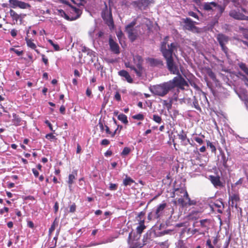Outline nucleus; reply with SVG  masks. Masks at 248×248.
<instances>
[{"instance_id": "f257e3e1", "label": "nucleus", "mask_w": 248, "mask_h": 248, "mask_svg": "<svg viewBox=\"0 0 248 248\" xmlns=\"http://www.w3.org/2000/svg\"><path fill=\"white\" fill-rule=\"evenodd\" d=\"M168 37H166L161 43V51L163 56L166 60L167 65L170 71L175 75H179L180 73L178 67L175 65L172 57L173 53L177 51L178 45L176 43L168 44Z\"/></svg>"}, {"instance_id": "f03ea898", "label": "nucleus", "mask_w": 248, "mask_h": 248, "mask_svg": "<svg viewBox=\"0 0 248 248\" xmlns=\"http://www.w3.org/2000/svg\"><path fill=\"white\" fill-rule=\"evenodd\" d=\"M150 92L155 95L163 97L171 90L170 84L168 81L155 85L149 88Z\"/></svg>"}, {"instance_id": "7ed1b4c3", "label": "nucleus", "mask_w": 248, "mask_h": 248, "mask_svg": "<svg viewBox=\"0 0 248 248\" xmlns=\"http://www.w3.org/2000/svg\"><path fill=\"white\" fill-rule=\"evenodd\" d=\"M232 17L238 20H248V11L242 8L235 7L229 12Z\"/></svg>"}, {"instance_id": "20e7f679", "label": "nucleus", "mask_w": 248, "mask_h": 248, "mask_svg": "<svg viewBox=\"0 0 248 248\" xmlns=\"http://www.w3.org/2000/svg\"><path fill=\"white\" fill-rule=\"evenodd\" d=\"M177 75L178 76L174 77L172 80L168 81V84H170L171 90L175 87L183 89L184 86L187 85L186 82L180 74Z\"/></svg>"}, {"instance_id": "39448f33", "label": "nucleus", "mask_w": 248, "mask_h": 248, "mask_svg": "<svg viewBox=\"0 0 248 248\" xmlns=\"http://www.w3.org/2000/svg\"><path fill=\"white\" fill-rule=\"evenodd\" d=\"M203 8L207 11H217L221 15L224 10V8L218 5L215 2H205L203 4Z\"/></svg>"}, {"instance_id": "423d86ee", "label": "nucleus", "mask_w": 248, "mask_h": 248, "mask_svg": "<svg viewBox=\"0 0 248 248\" xmlns=\"http://www.w3.org/2000/svg\"><path fill=\"white\" fill-rule=\"evenodd\" d=\"M136 24L135 21H133L127 25L125 28V31L128 34L129 39L134 41L137 38L138 32L137 30L134 27Z\"/></svg>"}, {"instance_id": "0eeeda50", "label": "nucleus", "mask_w": 248, "mask_h": 248, "mask_svg": "<svg viewBox=\"0 0 248 248\" xmlns=\"http://www.w3.org/2000/svg\"><path fill=\"white\" fill-rule=\"evenodd\" d=\"M217 39L218 41L220 46L221 47L222 50L225 53L226 55L228 56V48L225 46L229 41V38L228 36L222 34H219L217 35Z\"/></svg>"}, {"instance_id": "6e6552de", "label": "nucleus", "mask_w": 248, "mask_h": 248, "mask_svg": "<svg viewBox=\"0 0 248 248\" xmlns=\"http://www.w3.org/2000/svg\"><path fill=\"white\" fill-rule=\"evenodd\" d=\"M10 7L12 8H19L22 9H28L31 8V5L28 3L18 0H9Z\"/></svg>"}, {"instance_id": "1a4fd4ad", "label": "nucleus", "mask_w": 248, "mask_h": 248, "mask_svg": "<svg viewBox=\"0 0 248 248\" xmlns=\"http://www.w3.org/2000/svg\"><path fill=\"white\" fill-rule=\"evenodd\" d=\"M135 59L138 60L139 62L137 64V68L132 66H131L129 64H126V67H128L130 68L131 69L133 70L135 72L138 76L140 77L142 76L143 71V68L141 66V62H142V60L141 57L139 56H136L134 59Z\"/></svg>"}, {"instance_id": "9d476101", "label": "nucleus", "mask_w": 248, "mask_h": 248, "mask_svg": "<svg viewBox=\"0 0 248 248\" xmlns=\"http://www.w3.org/2000/svg\"><path fill=\"white\" fill-rule=\"evenodd\" d=\"M144 216V213L142 212L139 213L138 216V217L140 218V220H139L140 221L139 226H138L137 227V231L139 234L138 235L136 236V237H137V240L140 238V234L142 233L143 230L145 228V226L144 224V219H142L141 217H143Z\"/></svg>"}, {"instance_id": "9b49d317", "label": "nucleus", "mask_w": 248, "mask_h": 248, "mask_svg": "<svg viewBox=\"0 0 248 248\" xmlns=\"http://www.w3.org/2000/svg\"><path fill=\"white\" fill-rule=\"evenodd\" d=\"M9 14L14 22V24H17L18 20L20 21V24H21L22 19L23 18L25 15H22L21 14L19 15L15 11L12 9L10 10Z\"/></svg>"}, {"instance_id": "f8f14e48", "label": "nucleus", "mask_w": 248, "mask_h": 248, "mask_svg": "<svg viewBox=\"0 0 248 248\" xmlns=\"http://www.w3.org/2000/svg\"><path fill=\"white\" fill-rule=\"evenodd\" d=\"M154 0H139L134 3L140 9H144L149 4L154 2Z\"/></svg>"}, {"instance_id": "ddd939ff", "label": "nucleus", "mask_w": 248, "mask_h": 248, "mask_svg": "<svg viewBox=\"0 0 248 248\" xmlns=\"http://www.w3.org/2000/svg\"><path fill=\"white\" fill-rule=\"evenodd\" d=\"M109 45L110 49L112 51L116 54H118L120 53L118 45L113 40L111 37L109 38Z\"/></svg>"}, {"instance_id": "4468645a", "label": "nucleus", "mask_w": 248, "mask_h": 248, "mask_svg": "<svg viewBox=\"0 0 248 248\" xmlns=\"http://www.w3.org/2000/svg\"><path fill=\"white\" fill-rule=\"evenodd\" d=\"M185 28L186 29L189 31H193L196 29V27L194 25L195 22H193L191 19L186 18L184 19Z\"/></svg>"}, {"instance_id": "2eb2a0df", "label": "nucleus", "mask_w": 248, "mask_h": 248, "mask_svg": "<svg viewBox=\"0 0 248 248\" xmlns=\"http://www.w3.org/2000/svg\"><path fill=\"white\" fill-rule=\"evenodd\" d=\"M166 203H163L160 204L156 208L154 213V218L155 219L158 218L162 213L163 211L166 207Z\"/></svg>"}, {"instance_id": "dca6fc26", "label": "nucleus", "mask_w": 248, "mask_h": 248, "mask_svg": "<svg viewBox=\"0 0 248 248\" xmlns=\"http://www.w3.org/2000/svg\"><path fill=\"white\" fill-rule=\"evenodd\" d=\"M178 203L182 207H184L187 205L189 206L195 205L196 204L197 202L195 200H189V202H186L183 198H179L178 199Z\"/></svg>"}, {"instance_id": "f3484780", "label": "nucleus", "mask_w": 248, "mask_h": 248, "mask_svg": "<svg viewBox=\"0 0 248 248\" xmlns=\"http://www.w3.org/2000/svg\"><path fill=\"white\" fill-rule=\"evenodd\" d=\"M102 17L106 20V23L110 27V28H113V22L111 15L108 14V12H107V14L105 12L102 14Z\"/></svg>"}, {"instance_id": "a211bd4d", "label": "nucleus", "mask_w": 248, "mask_h": 248, "mask_svg": "<svg viewBox=\"0 0 248 248\" xmlns=\"http://www.w3.org/2000/svg\"><path fill=\"white\" fill-rule=\"evenodd\" d=\"M118 74L120 76L124 77L128 82L132 83L133 79L125 70H121L118 72Z\"/></svg>"}, {"instance_id": "6ab92c4d", "label": "nucleus", "mask_w": 248, "mask_h": 248, "mask_svg": "<svg viewBox=\"0 0 248 248\" xmlns=\"http://www.w3.org/2000/svg\"><path fill=\"white\" fill-rule=\"evenodd\" d=\"M210 179L212 183L214 185L215 187L220 186L222 184L220 181L219 177L210 176Z\"/></svg>"}, {"instance_id": "aec40b11", "label": "nucleus", "mask_w": 248, "mask_h": 248, "mask_svg": "<svg viewBox=\"0 0 248 248\" xmlns=\"http://www.w3.org/2000/svg\"><path fill=\"white\" fill-rule=\"evenodd\" d=\"M184 191L187 192L185 188H176L173 193L174 196H177L180 197V198H182L185 196Z\"/></svg>"}, {"instance_id": "412c9836", "label": "nucleus", "mask_w": 248, "mask_h": 248, "mask_svg": "<svg viewBox=\"0 0 248 248\" xmlns=\"http://www.w3.org/2000/svg\"><path fill=\"white\" fill-rule=\"evenodd\" d=\"M147 61L151 66H155L161 63L160 61L153 58H148Z\"/></svg>"}, {"instance_id": "4be33fe9", "label": "nucleus", "mask_w": 248, "mask_h": 248, "mask_svg": "<svg viewBox=\"0 0 248 248\" xmlns=\"http://www.w3.org/2000/svg\"><path fill=\"white\" fill-rule=\"evenodd\" d=\"M132 233H129L128 237V243L131 245L130 248H139V247H140L137 242H132Z\"/></svg>"}, {"instance_id": "5701e85b", "label": "nucleus", "mask_w": 248, "mask_h": 248, "mask_svg": "<svg viewBox=\"0 0 248 248\" xmlns=\"http://www.w3.org/2000/svg\"><path fill=\"white\" fill-rule=\"evenodd\" d=\"M118 119L125 124H126L128 123V120L127 119V117L124 114H120L118 115Z\"/></svg>"}, {"instance_id": "b1692460", "label": "nucleus", "mask_w": 248, "mask_h": 248, "mask_svg": "<svg viewBox=\"0 0 248 248\" xmlns=\"http://www.w3.org/2000/svg\"><path fill=\"white\" fill-rule=\"evenodd\" d=\"M134 180L130 177H126L123 181V184L125 186H130L133 183Z\"/></svg>"}, {"instance_id": "393cba45", "label": "nucleus", "mask_w": 248, "mask_h": 248, "mask_svg": "<svg viewBox=\"0 0 248 248\" xmlns=\"http://www.w3.org/2000/svg\"><path fill=\"white\" fill-rule=\"evenodd\" d=\"M71 13H73V12L77 14V16H76V17L74 18V19H75L78 18L79 17V16H80V15L81 14L80 10L79 9L77 8L74 7H73V6H71Z\"/></svg>"}, {"instance_id": "a878e982", "label": "nucleus", "mask_w": 248, "mask_h": 248, "mask_svg": "<svg viewBox=\"0 0 248 248\" xmlns=\"http://www.w3.org/2000/svg\"><path fill=\"white\" fill-rule=\"evenodd\" d=\"M26 41L28 46L32 49H35L36 48L35 44L31 39L26 38Z\"/></svg>"}, {"instance_id": "bb28decb", "label": "nucleus", "mask_w": 248, "mask_h": 248, "mask_svg": "<svg viewBox=\"0 0 248 248\" xmlns=\"http://www.w3.org/2000/svg\"><path fill=\"white\" fill-rule=\"evenodd\" d=\"M178 136L179 139L183 141H185L186 138V135L183 130L179 134H178Z\"/></svg>"}, {"instance_id": "cd10ccee", "label": "nucleus", "mask_w": 248, "mask_h": 248, "mask_svg": "<svg viewBox=\"0 0 248 248\" xmlns=\"http://www.w3.org/2000/svg\"><path fill=\"white\" fill-rule=\"evenodd\" d=\"M75 179V176L73 174H71L69 175L68 183L69 185V187H71V185L73 184L74 180Z\"/></svg>"}, {"instance_id": "c85d7f7f", "label": "nucleus", "mask_w": 248, "mask_h": 248, "mask_svg": "<svg viewBox=\"0 0 248 248\" xmlns=\"http://www.w3.org/2000/svg\"><path fill=\"white\" fill-rule=\"evenodd\" d=\"M240 68L248 76V68L245 64L241 63L239 65Z\"/></svg>"}, {"instance_id": "c756f323", "label": "nucleus", "mask_w": 248, "mask_h": 248, "mask_svg": "<svg viewBox=\"0 0 248 248\" xmlns=\"http://www.w3.org/2000/svg\"><path fill=\"white\" fill-rule=\"evenodd\" d=\"M153 119L157 123L160 124L161 122V118L157 115H154Z\"/></svg>"}, {"instance_id": "7c9ffc66", "label": "nucleus", "mask_w": 248, "mask_h": 248, "mask_svg": "<svg viewBox=\"0 0 248 248\" xmlns=\"http://www.w3.org/2000/svg\"><path fill=\"white\" fill-rule=\"evenodd\" d=\"M130 152V149L129 148L124 147V149H123V151H122V152L121 153V155H122L125 156V155H126L128 154H129Z\"/></svg>"}, {"instance_id": "2f4dec72", "label": "nucleus", "mask_w": 248, "mask_h": 248, "mask_svg": "<svg viewBox=\"0 0 248 248\" xmlns=\"http://www.w3.org/2000/svg\"><path fill=\"white\" fill-rule=\"evenodd\" d=\"M231 198L232 202V204H234V202H236L239 199L238 196L235 194H234L232 196Z\"/></svg>"}, {"instance_id": "473e14b6", "label": "nucleus", "mask_w": 248, "mask_h": 248, "mask_svg": "<svg viewBox=\"0 0 248 248\" xmlns=\"http://www.w3.org/2000/svg\"><path fill=\"white\" fill-rule=\"evenodd\" d=\"M132 117L134 119H137V120H143V118H144L143 115L141 114H138L137 115H134V116H133Z\"/></svg>"}, {"instance_id": "72a5a7b5", "label": "nucleus", "mask_w": 248, "mask_h": 248, "mask_svg": "<svg viewBox=\"0 0 248 248\" xmlns=\"http://www.w3.org/2000/svg\"><path fill=\"white\" fill-rule=\"evenodd\" d=\"M95 30V28L93 27V28L91 29V30L89 31L88 33H89V36H90V37L92 39L93 38Z\"/></svg>"}, {"instance_id": "f704fd0d", "label": "nucleus", "mask_w": 248, "mask_h": 248, "mask_svg": "<svg viewBox=\"0 0 248 248\" xmlns=\"http://www.w3.org/2000/svg\"><path fill=\"white\" fill-rule=\"evenodd\" d=\"M59 14L62 17H65L66 19H68V16H67V15L65 13V12L62 10H58Z\"/></svg>"}, {"instance_id": "c9c22d12", "label": "nucleus", "mask_w": 248, "mask_h": 248, "mask_svg": "<svg viewBox=\"0 0 248 248\" xmlns=\"http://www.w3.org/2000/svg\"><path fill=\"white\" fill-rule=\"evenodd\" d=\"M11 51H14L15 53H16L18 56H20L22 54L23 51H19L17 49H16L14 48H11L10 49Z\"/></svg>"}, {"instance_id": "e433bc0d", "label": "nucleus", "mask_w": 248, "mask_h": 248, "mask_svg": "<svg viewBox=\"0 0 248 248\" xmlns=\"http://www.w3.org/2000/svg\"><path fill=\"white\" fill-rule=\"evenodd\" d=\"M207 74L208 76L212 79L215 78V75L214 73L210 69H208L207 70Z\"/></svg>"}, {"instance_id": "4c0bfd02", "label": "nucleus", "mask_w": 248, "mask_h": 248, "mask_svg": "<svg viewBox=\"0 0 248 248\" xmlns=\"http://www.w3.org/2000/svg\"><path fill=\"white\" fill-rule=\"evenodd\" d=\"M117 129H116L115 130V131L113 132V133H111L110 131H109V127L107 126H106V131L107 133L108 134H111V137H114L116 132V131H117Z\"/></svg>"}, {"instance_id": "58836bf2", "label": "nucleus", "mask_w": 248, "mask_h": 248, "mask_svg": "<svg viewBox=\"0 0 248 248\" xmlns=\"http://www.w3.org/2000/svg\"><path fill=\"white\" fill-rule=\"evenodd\" d=\"M198 213L197 212H192L191 213H190L188 216H187V218L188 219H196V217H193V215L194 214H197Z\"/></svg>"}, {"instance_id": "ea45409f", "label": "nucleus", "mask_w": 248, "mask_h": 248, "mask_svg": "<svg viewBox=\"0 0 248 248\" xmlns=\"http://www.w3.org/2000/svg\"><path fill=\"white\" fill-rule=\"evenodd\" d=\"M243 35L245 38L248 39V30H246L244 31ZM242 42L243 43H244L246 45V42L248 43V42L245 41H243Z\"/></svg>"}, {"instance_id": "a19ab883", "label": "nucleus", "mask_w": 248, "mask_h": 248, "mask_svg": "<svg viewBox=\"0 0 248 248\" xmlns=\"http://www.w3.org/2000/svg\"><path fill=\"white\" fill-rule=\"evenodd\" d=\"M116 35H117V37L119 39L120 41H121V40L122 39V37L123 36V33L122 32V31H118L116 32Z\"/></svg>"}, {"instance_id": "79ce46f5", "label": "nucleus", "mask_w": 248, "mask_h": 248, "mask_svg": "<svg viewBox=\"0 0 248 248\" xmlns=\"http://www.w3.org/2000/svg\"><path fill=\"white\" fill-rule=\"evenodd\" d=\"M46 138L47 139L51 140L55 139V137L52 133H49L46 135Z\"/></svg>"}, {"instance_id": "37998d69", "label": "nucleus", "mask_w": 248, "mask_h": 248, "mask_svg": "<svg viewBox=\"0 0 248 248\" xmlns=\"http://www.w3.org/2000/svg\"><path fill=\"white\" fill-rule=\"evenodd\" d=\"M117 185L115 184H110L109 185V189L111 190H114L117 189Z\"/></svg>"}, {"instance_id": "c03bdc74", "label": "nucleus", "mask_w": 248, "mask_h": 248, "mask_svg": "<svg viewBox=\"0 0 248 248\" xmlns=\"http://www.w3.org/2000/svg\"><path fill=\"white\" fill-rule=\"evenodd\" d=\"M188 14L190 16H191L195 18L198 19V15L195 13H194L193 12H192V11L189 12Z\"/></svg>"}, {"instance_id": "a18cd8bd", "label": "nucleus", "mask_w": 248, "mask_h": 248, "mask_svg": "<svg viewBox=\"0 0 248 248\" xmlns=\"http://www.w3.org/2000/svg\"><path fill=\"white\" fill-rule=\"evenodd\" d=\"M184 193H185V196L183 197L184 199H185V200L186 201H187V202H189V200H190L191 199H190L189 197V195L188 194V193L187 192H185L184 191Z\"/></svg>"}, {"instance_id": "49530a36", "label": "nucleus", "mask_w": 248, "mask_h": 248, "mask_svg": "<svg viewBox=\"0 0 248 248\" xmlns=\"http://www.w3.org/2000/svg\"><path fill=\"white\" fill-rule=\"evenodd\" d=\"M194 140L200 144H202L203 143L202 139L200 137L194 138Z\"/></svg>"}, {"instance_id": "de8ad7c7", "label": "nucleus", "mask_w": 248, "mask_h": 248, "mask_svg": "<svg viewBox=\"0 0 248 248\" xmlns=\"http://www.w3.org/2000/svg\"><path fill=\"white\" fill-rule=\"evenodd\" d=\"M76 206L75 204H73L70 207V210L69 211L71 213H73L76 211Z\"/></svg>"}, {"instance_id": "09e8293b", "label": "nucleus", "mask_w": 248, "mask_h": 248, "mask_svg": "<svg viewBox=\"0 0 248 248\" xmlns=\"http://www.w3.org/2000/svg\"><path fill=\"white\" fill-rule=\"evenodd\" d=\"M114 98L117 101H120L121 99L120 94L119 93L117 92L115 95Z\"/></svg>"}, {"instance_id": "8fccbe9b", "label": "nucleus", "mask_w": 248, "mask_h": 248, "mask_svg": "<svg viewBox=\"0 0 248 248\" xmlns=\"http://www.w3.org/2000/svg\"><path fill=\"white\" fill-rule=\"evenodd\" d=\"M55 229V221H54L53 224L51 225L50 228L49 229V232H52L53 231H54Z\"/></svg>"}, {"instance_id": "3c124183", "label": "nucleus", "mask_w": 248, "mask_h": 248, "mask_svg": "<svg viewBox=\"0 0 248 248\" xmlns=\"http://www.w3.org/2000/svg\"><path fill=\"white\" fill-rule=\"evenodd\" d=\"M45 123L47 124V125L48 126V127L51 131H55L53 129L52 126L51 124L48 121L46 120L45 122Z\"/></svg>"}, {"instance_id": "603ef678", "label": "nucleus", "mask_w": 248, "mask_h": 248, "mask_svg": "<svg viewBox=\"0 0 248 248\" xmlns=\"http://www.w3.org/2000/svg\"><path fill=\"white\" fill-rule=\"evenodd\" d=\"M206 245L209 248H214L213 246L211 244V241L210 239L207 240V241H206Z\"/></svg>"}, {"instance_id": "864d4df0", "label": "nucleus", "mask_w": 248, "mask_h": 248, "mask_svg": "<svg viewBox=\"0 0 248 248\" xmlns=\"http://www.w3.org/2000/svg\"><path fill=\"white\" fill-rule=\"evenodd\" d=\"M42 60L46 65L48 63V60L46 58L44 54L42 55Z\"/></svg>"}, {"instance_id": "5fc2aeb1", "label": "nucleus", "mask_w": 248, "mask_h": 248, "mask_svg": "<svg viewBox=\"0 0 248 248\" xmlns=\"http://www.w3.org/2000/svg\"><path fill=\"white\" fill-rule=\"evenodd\" d=\"M148 218L149 220H151L153 218L155 219L154 218V213L151 212V213H149L148 215Z\"/></svg>"}, {"instance_id": "6e6d98bb", "label": "nucleus", "mask_w": 248, "mask_h": 248, "mask_svg": "<svg viewBox=\"0 0 248 248\" xmlns=\"http://www.w3.org/2000/svg\"><path fill=\"white\" fill-rule=\"evenodd\" d=\"M109 143V141L107 139H104L102 140L101 141V144L104 145H107Z\"/></svg>"}, {"instance_id": "4d7b16f0", "label": "nucleus", "mask_w": 248, "mask_h": 248, "mask_svg": "<svg viewBox=\"0 0 248 248\" xmlns=\"http://www.w3.org/2000/svg\"><path fill=\"white\" fill-rule=\"evenodd\" d=\"M11 34L13 37L16 36L17 34V31L15 29L12 30L11 31Z\"/></svg>"}, {"instance_id": "13d9d810", "label": "nucleus", "mask_w": 248, "mask_h": 248, "mask_svg": "<svg viewBox=\"0 0 248 248\" xmlns=\"http://www.w3.org/2000/svg\"><path fill=\"white\" fill-rule=\"evenodd\" d=\"M52 46H53L54 47V49L56 50V51H59L60 50V47L57 44H54Z\"/></svg>"}, {"instance_id": "bf43d9fd", "label": "nucleus", "mask_w": 248, "mask_h": 248, "mask_svg": "<svg viewBox=\"0 0 248 248\" xmlns=\"http://www.w3.org/2000/svg\"><path fill=\"white\" fill-rule=\"evenodd\" d=\"M32 170L35 177H38L39 176V172L36 170L33 169Z\"/></svg>"}, {"instance_id": "052dcab7", "label": "nucleus", "mask_w": 248, "mask_h": 248, "mask_svg": "<svg viewBox=\"0 0 248 248\" xmlns=\"http://www.w3.org/2000/svg\"><path fill=\"white\" fill-rule=\"evenodd\" d=\"M65 107H64L63 106H62L60 107V112H61L62 113L64 114V112H65Z\"/></svg>"}, {"instance_id": "680f3d73", "label": "nucleus", "mask_w": 248, "mask_h": 248, "mask_svg": "<svg viewBox=\"0 0 248 248\" xmlns=\"http://www.w3.org/2000/svg\"><path fill=\"white\" fill-rule=\"evenodd\" d=\"M58 208H59V204L57 202H56L55 203V205H54V209H55V212H57L58 211Z\"/></svg>"}, {"instance_id": "e2e57ef3", "label": "nucleus", "mask_w": 248, "mask_h": 248, "mask_svg": "<svg viewBox=\"0 0 248 248\" xmlns=\"http://www.w3.org/2000/svg\"><path fill=\"white\" fill-rule=\"evenodd\" d=\"M81 151V148L79 144H78L77 145V153L79 154Z\"/></svg>"}, {"instance_id": "0e129e2a", "label": "nucleus", "mask_w": 248, "mask_h": 248, "mask_svg": "<svg viewBox=\"0 0 248 248\" xmlns=\"http://www.w3.org/2000/svg\"><path fill=\"white\" fill-rule=\"evenodd\" d=\"M206 221V219H203V220H200V223H201V225L202 227H205L204 223Z\"/></svg>"}, {"instance_id": "69168bd1", "label": "nucleus", "mask_w": 248, "mask_h": 248, "mask_svg": "<svg viewBox=\"0 0 248 248\" xmlns=\"http://www.w3.org/2000/svg\"><path fill=\"white\" fill-rule=\"evenodd\" d=\"M28 225L29 227L32 228L34 227L33 223L32 221H28Z\"/></svg>"}, {"instance_id": "338daca9", "label": "nucleus", "mask_w": 248, "mask_h": 248, "mask_svg": "<svg viewBox=\"0 0 248 248\" xmlns=\"http://www.w3.org/2000/svg\"><path fill=\"white\" fill-rule=\"evenodd\" d=\"M8 210H9V209L7 207H4L3 209H1L0 210V214H3V212L5 211L6 212H8Z\"/></svg>"}, {"instance_id": "774afa93", "label": "nucleus", "mask_w": 248, "mask_h": 248, "mask_svg": "<svg viewBox=\"0 0 248 248\" xmlns=\"http://www.w3.org/2000/svg\"><path fill=\"white\" fill-rule=\"evenodd\" d=\"M86 94L87 96H90L92 93L91 91L89 89H87L86 90Z\"/></svg>"}]
</instances>
